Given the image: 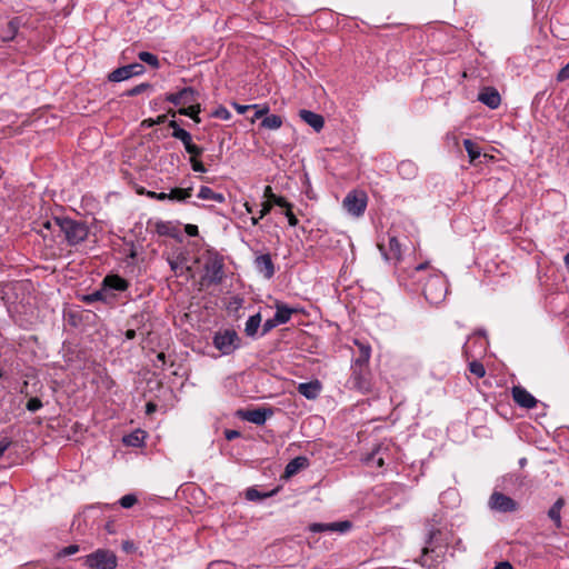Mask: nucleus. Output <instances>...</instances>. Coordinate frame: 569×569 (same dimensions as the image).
Here are the masks:
<instances>
[{"instance_id":"obj_1","label":"nucleus","mask_w":569,"mask_h":569,"mask_svg":"<svg viewBox=\"0 0 569 569\" xmlns=\"http://www.w3.org/2000/svg\"><path fill=\"white\" fill-rule=\"evenodd\" d=\"M203 280L208 284H220L224 279V258L218 251L208 249L204 256Z\"/></svg>"},{"instance_id":"obj_2","label":"nucleus","mask_w":569,"mask_h":569,"mask_svg":"<svg viewBox=\"0 0 569 569\" xmlns=\"http://www.w3.org/2000/svg\"><path fill=\"white\" fill-rule=\"evenodd\" d=\"M422 293L431 305L442 302L448 293V283L445 276L433 271L423 283Z\"/></svg>"},{"instance_id":"obj_3","label":"nucleus","mask_w":569,"mask_h":569,"mask_svg":"<svg viewBox=\"0 0 569 569\" xmlns=\"http://www.w3.org/2000/svg\"><path fill=\"white\" fill-rule=\"evenodd\" d=\"M56 224H58V231L64 234L69 246H77L88 238L89 228L83 221L62 217V220L57 221Z\"/></svg>"},{"instance_id":"obj_4","label":"nucleus","mask_w":569,"mask_h":569,"mask_svg":"<svg viewBox=\"0 0 569 569\" xmlns=\"http://www.w3.org/2000/svg\"><path fill=\"white\" fill-rule=\"evenodd\" d=\"M83 566L89 569H116L118 566L117 555L109 549H97L82 558Z\"/></svg>"},{"instance_id":"obj_5","label":"nucleus","mask_w":569,"mask_h":569,"mask_svg":"<svg viewBox=\"0 0 569 569\" xmlns=\"http://www.w3.org/2000/svg\"><path fill=\"white\" fill-rule=\"evenodd\" d=\"M240 338L234 330H223L216 332L213 337V346L222 355H231L240 347Z\"/></svg>"},{"instance_id":"obj_6","label":"nucleus","mask_w":569,"mask_h":569,"mask_svg":"<svg viewBox=\"0 0 569 569\" xmlns=\"http://www.w3.org/2000/svg\"><path fill=\"white\" fill-rule=\"evenodd\" d=\"M368 197L366 192L361 190H351L347 193L342 201L343 209L355 216L360 217L363 214L367 208Z\"/></svg>"},{"instance_id":"obj_7","label":"nucleus","mask_w":569,"mask_h":569,"mask_svg":"<svg viewBox=\"0 0 569 569\" xmlns=\"http://www.w3.org/2000/svg\"><path fill=\"white\" fill-rule=\"evenodd\" d=\"M488 505L491 510L502 513L513 512L519 508V505L516 500L499 491H493L491 493Z\"/></svg>"},{"instance_id":"obj_8","label":"nucleus","mask_w":569,"mask_h":569,"mask_svg":"<svg viewBox=\"0 0 569 569\" xmlns=\"http://www.w3.org/2000/svg\"><path fill=\"white\" fill-rule=\"evenodd\" d=\"M146 72L142 63L133 62L123 67H119L108 74V80L111 82H121L132 77L141 76Z\"/></svg>"},{"instance_id":"obj_9","label":"nucleus","mask_w":569,"mask_h":569,"mask_svg":"<svg viewBox=\"0 0 569 569\" xmlns=\"http://www.w3.org/2000/svg\"><path fill=\"white\" fill-rule=\"evenodd\" d=\"M238 416L248 422L262 426L266 423L268 418L273 416V410L271 408L260 407L248 410H239Z\"/></svg>"},{"instance_id":"obj_10","label":"nucleus","mask_w":569,"mask_h":569,"mask_svg":"<svg viewBox=\"0 0 569 569\" xmlns=\"http://www.w3.org/2000/svg\"><path fill=\"white\" fill-rule=\"evenodd\" d=\"M351 528H352V522L349 520L330 522V523L313 522V523L309 525V530L311 532L332 531V532L346 533Z\"/></svg>"},{"instance_id":"obj_11","label":"nucleus","mask_w":569,"mask_h":569,"mask_svg":"<svg viewBox=\"0 0 569 569\" xmlns=\"http://www.w3.org/2000/svg\"><path fill=\"white\" fill-rule=\"evenodd\" d=\"M351 381L353 387L360 391H368L370 389L368 367L351 366Z\"/></svg>"},{"instance_id":"obj_12","label":"nucleus","mask_w":569,"mask_h":569,"mask_svg":"<svg viewBox=\"0 0 569 569\" xmlns=\"http://www.w3.org/2000/svg\"><path fill=\"white\" fill-rule=\"evenodd\" d=\"M513 401L526 409H532L537 405V399L523 387L515 386L511 390Z\"/></svg>"},{"instance_id":"obj_13","label":"nucleus","mask_w":569,"mask_h":569,"mask_svg":"<svg viewBox=\"0 0 569 569\" xmlns=\"http://www.w3.org/2000/svg\"><path fill=\"white\" fill-rule=\"evenodd\" d=\"M378 247H379L380 251L382 252L386 260L395 261V262H398L401 260V257H402L401 244L396 236H392V234L389 236L388 249H386L383 244H379Z\"/></svg>"},{"instance_id":"obj_14","label":"nucleus","mask_w":569,"mask_h":569,"mask_svg":"<svg viewBox=\"0 0 569 569\" xmlns=\"http://www.w3.org/2000/svg\"><path fill=\"white\" fill-rule=\"evenodd\" d=\"M116 295L110 292L108 288H104L103 282L101 283V288L96 290L92 293L86 295L82 297V301L86 303H92L96 301H101L109 306H113L116 303Z\"/></svg>"},{"instance_id":"obj_15","label":"nucleus","mask_w":569,"mask_h":569,"mask_svg":"<svg viewBox=\"0 0 569 569\" xmlns=\"http://www.w3.org/2000/svg\"><path fill=\"white\" fill-rule=\"evenodd\" d=\"M254 267L266 279H271L276 272L270 253L258 256L254 259Z\"/></svg>"},{"instance_id":"obj_16","label":"nucleus","mask_w":569,"mask_h":569,"mask_svg":"<svg viewBox=\"0 0 569 569\" xmlns=\"http://www.w3.org/2000/svg\"><path fill=\"white\" fill-rule=\"evenodd\" d=\"M478 100L490 109H497L501 103L500 94L493 87H485L479 92Z\"/></svg>"},{"instance_id":"obj_17","label":"nucleus","mask_w":569,"mask_h":569,"mask_svg":"<svg viewBox=\"0 0 569 569\" xmlns=\"http://www.w3.org/2000/svg\"><path fill=\"white\" fill-rule=\"evenodd\" d=\"M186 151L190 154L189 162L194 172L204 173L208 171L207 167L202 161L199 160V157L203 153V148L194 144L193 142L186 149Z\"/></svg>"},{"instance_id":"obj_18","label":"nucleus","mask_w":569,"mask_h":569,"mask_svg":"<svg viewBox=\"0 0 569 569\" xmlns=\"http://www.w3.org/2000/svg\"><path fill=\"white\" fill-rule=\"evenodd\" d=\"M297 389L298 392L308 400H315L322 390V383L318 379H315L309 382L299 383Z\"/></svg>"},{"instance_id":"obj_19","label":"nucleus","mask_w":569,"mask_h":569,"mask_svg":"<svg viewBox=\"0 0 569 569\" xmlns=\"http://www.w3.org/2000/svg\"><path fill=\"white\" fill-rule=\"evenodd\" d=\"M299 117L317 132L321 131L325 127L323 117L313 111L302 109L299 111Z\"/></svg>"},{"instance_id":"obj_20","label":"nucleus","mask_w":569,"mask_h":569,"mask_svg":"<svg viewBox=\"0 0 569 569\" xmlns=\"http://www.w3.org/2000/svg\"><path fill=\"white\" fill-rule=\"evenodd\" d=\"M102 282L110 292L111 290L126 291L129 288V282L118 274H108Z\"/></svg>"},{"instance_id":"obj_21","label":"nucleus","mask_w":569,"mask_h":569,"mask_svg":"<svg viewBox=\"0 0 569 569\" xmlns=\"http://www.w3.org/2000/svg\"><path fill=\"white\" fill-rule=\"evenodd\" d=\"M309 465L308 458L303 456H299L293 458L288 462V465L284 468V478H291L296 473H298L300 470L307 468Z\"/></svg>"},{"instance_id":"obj_22","label":"nucleus","mask_w":569,"mask_h":569,"mask_svg":"<svg viewBox=\"0 0 569 569\" xmlns=\"http://www.w3.org/2000/svg\"><path fill=\"white\" fill-rule=\"evenodd\" d=\"M296 312H297V309L290 308L287 305L282 303L280 301H277L276 302V313L273 316L274 321L278 322L279 325H284L290 320L291 316Z\"/></svg>"},{"instance_id":"obj_23","label":"nucleus","mask_w":569,"mask_h":569,"mask_svg":"<svg viewBox=\"0 0 569 569\" xmlns=\"http://www.w3.org/2000/svg\"><path fill=\"white\" fill-rule=\"evenodd\" d=\"M398 173L402 179L406 180H412L418 174V167L417 164L411 160H402L398 164Z\"/></svg>"},{"instance_id":"obj_24","label":"nucleus","mask_w":569,"mask_h":569,"mask_svg":"<svg viewBox=\"0 0 569 569\" xmlns=\"http://www.w3.org/2000/svg\"><path fill=\"white\" fill-rule=\"evenodd\" d=\"M144 440H146V432L140 429H137L133 432L124 436L122 439V441L126 446L136 447V448L142 447L144 445Z\"/></svg>"},{"instance_id":"obj_25","label":"nucleus","mask_w":569,"mask_h":569,"mask_svg":"<svg viewBox=\"0 0 569 569\" xmlns=\"http://www.w3.org/2000/svg\"><path fill=\"white\" fill-rule=\"evenodd\" d=\"M61 220L62 217H54L52 219H47L46 221L40 222L38 233H40L43 239H47L49 236L48 232L53 233L58 231V224H56V222Z\"/></svg>"},{"instance_id":"obj_26","label":"nucleus","mask_w":569,"mask_h":569,"mask_svg":"<svg viewBox=\"0 0 569 569\" xmlns=\"http://www.w3.org/2000/svg\"><path fill=\"white\" fill-rule=\"evenodd\" d=\"M167 196L168 200L186 202L192 196V188H173Z\"/></svg>"},{"instance_id":"obj_27","label":"nucleus","mask_w":569,"mask_h":569,"mask_svg":"<svg viewBox=\"0 0 569 569\" xmlns=\"http://www.w3.org/2000/svg\"><path fill=\"white\" fill-rule=\"evenodd\" d=\"M359 346V356L353 360L352 365H356L359 367H368L370 356H371V348L368 345L358 343Z\"/></svg>"},{"instance_id":"obj_28","label":"nucleus","mask_w":569,"mask_h":569,"mask_svg":"<svg viewBox=\"0 0 569 569\" xmlns=\"http://www.w3.org/2000/svg\"><path fill=\"white\" fill-rule=\"evenodd\" d=\"M181 107L192 104L198 101L199 92L192 87H184L180 90Z\"/></svg>"},{"instance_id":"obj_29","label":"nucleus","mask_w":569,"mask_h":569,"mask_svg":"<svg viewBox=\"0 0 569 569\" xmlns=\"http://www.w3.org/2000/svg\"><path fill=\"white\" fill-rule=\"evenodd\" d=\"M198 198L202 200H211L218 203L224 202V196L219 192H214L211 188L202 186L198 192Z\"/></svg>"},{"instance_id":"obj_30","label":"nucleus","mask_w":569,"mask_h":569,"mask_svg":"<svg viewBox=\"0 0 569 569\" xmlns=\"http://www.w3.org/2000/svg\"><path fill=\"white\" fill-rule=\"evenodd\" d=\"M463 147L468 153L470 163H475V161L481 156L480 147L473 142L471 139L463 140Z\"/></svg>"},{"instance_id":"obj_31","label":"nucleus","mask_w":569,"mask_h":569,"mask_svg":"<svg viewBox=\"0 0 569 569\" xmlns=\"http://www.w3.org/2000/svg\"><path fill=\"white\" fill-rule=\"evenodd\" d=\"M565 505V501L562 498H559L552 506L551 508L549 509L548 511V517L555 522L556 527L557 528H560L561 527V517H560V511H561V508L563 507Z\"/></svg>"},{"instance_id":"obj_32","label":"nucleus","mask_w":569,"mask_h":569,"mask_svg":"<svg viewBox=\"0 0 569 569\" xmlns=\"http://www.w3.org/2000/svg\"><path fill=\"white\" fill-rule=\"evenodd\" d=\"M261 325V315L258 312L251 317L246 322L244 332L248 337H254L259 327Z\"/></svg>"},{"instance_id":"obj_33","label":"nucleus","mask_w":569,"mask_h":569,"mask_svg":"<svg viewBox=\"0 0 569 569\" xmlns=\"http://www.w3.org/2000/svg\"><path fill=\"white\" fill-rule=\"evenodd\" d=\"M282 118L278 114H269L261 121V127L270 130L279 129L282 126Z\"/></svg>"},{"instance_id":"obj_34","label":"nucleus","mask_w":569,"mask_h":569,"mask_svg":"<svg viewBox=\"0 0 569 569\" xmlns=\"http://www.w3.org/2000/svg\"><path fill=\"white\" fill-rule=\"evenodd\" d=\"M139 60L142 62L149 64L153 69H158L160 67L159 59L156 54L148 52V51H141L138 53Z\"/></svg>"},{"instance_id":"obj_35","label":"nucleus","mask_w":569,"mask_h":569,"mask_svg":"<svg viewBox=\"0 0 569 569\" xmlns=\"http://www.w3.org/2000/svg\"><path fill=\"white\" fill-rule=\"evenodd\" d=\"M272 495H273V491L261 493L254 487H250L246 490V498L249 501H258V500L271 497Z\"/></svg>"},{"instance_id":"obj_36","label":"nucleus","mask_w":569,"mask_h":569,"mask_svg":"<svg viewBox=\"0 0 569 569\" xmlns=\"http://www.w3.org/2000/svg\"><path fill=\"white\" fill-rule=\"evenodd\" d=\"M201 112V104L197 101L192 104L181 107L178 110L179 114L187 116V117H194L196 114H199Z\"/></svg>"},{"instance_id":"obj_37","label":"nucleus","mask_w":569,"mask_h":569,"mask_svg":"<svg viewBox=\"0 0 569 569\" xmlns=\"http://www.w3.org/2000/svg\"><path fill=\"white\" fill-rule=\"evenodd\" d=\"M151 88H152V86L149 82H143V83H140V84L124 91L122 93V97H134V96L143 93L144 91H147L148 89H151Z\"/></svg>"},{"instance_id":"obj_38","label":"nucleus","mask_w":569,"mask_h":569,"mask_svg":"<svg viewBox=\"0 0 569 569\" xmlns=\"http://www.w3.org/2000/svg\"><path fill=\"white\" fill-rule=\"evenodd\" d=\"M172 137L180 140L183 143L184 149H187L192 143L191 133L184 129L172 132Z\"/></svg>"},{"instance_id":"obj_39","label":"nucleus","mask_w":569,"mask_h":569,"mask_svg":"<svg viewBox=\"0 0 569 569\" xmlns=\"http://www.w3.org/2000/svg\"><path fill=\"white\" fill-rule=\"evenodd\" d=\"M469 371L477 378H483L486 376V368L478 360H473L469 363Z\"/></svg>"},{"instance_id":"obj_40","label":"nucleus","mask_w":569,"mask_h":569,"mask_svg":"<svg viewBox=\"0 0 569 569\" xmlns=\"http://www.w3.org/2000/svg\"><path fill=\"white\" fill-rule=\"evenodd\" d=\"M138 502V497L134 493H128L120 498L119 505L124 508L129 509L133 507Z\"/></svg>"},{"instance_id":"obj_41","label":"nucleus","mask_w":569,"mask_h":569,"mask_svg":"<svg viewBox=\"0 0 569 569\" xmlns=\"http://www.w3.org/2000/svg\"><path fill=\"white\" fill-rule=\"evenodd\" d=\"M211 117L222 120H229L231 118V113L226 107L220 106L211 113Z\"/></svg>"},{"instance_id":"obj_42","label":"nucleus","mask_w":569,"mask_h":569,"mask_svg":"<svg viewBox=\"0 0 569 569\" xmlns=\"http://www.w3.org/2000/svg\"><path fill=\"white\" fill-rule=\"evenodd\" d=\"M171 226L169 222H164V221H158L156 223V231L160 234V236H171Z\"/></svg>"},{"instance_id":"obj_43","label":"nucleus","mask_w":569,"mask_h":569,"mask_svg":"<svg viewBox=\"0 0 569 569\" xmlns=\"http://www.w3.org/2000/svg\"><path fill=\"white\" fill-rule=\"evenodd\" d=\"M26 408L27 410L34 412L42 408V401L37 397L30 398L26 405Z\"/></svg>"},{"instance_id":"obj_44","label":"nucleus","mask_w":569,"mask_h":569,"mask_svg":"<svg viewBox=\"0 0 569 569\" xmlns=\"http://www.w3.org/2000/svg\"><path fill=\"white\" fill-rule=\"evenodd\" d=\"M80 550V547L78 545H69L64 548H62L58 552V557H67L77 553Z\"/></svg>"},{"instance_id":"obj_45","label":"nucleus","mask_w":569,"mask_h":569,"mask_svg":"<svg viewBox=\"0 0 569 569\" xmlns=\"http://www.w3.org/2000/svg\"><path fill=\"white\" fill-rule=\"evenodd\" d=\"M292 203H289V207H286V211H284V216L287 217L288 219V223L291 226V227H296L298 224V219L297 217L295 216V213L292 212Z\"/></svg>"},{"instance_id":"obj_46","label":"nucleus","mask_w":569,"mask_h":569,"mask_svg":"<svg viewBox=\"0 0 569 569\" xmlns=\"http://www.w3.org/2000/svg\"><path fill=\"white\" fill-rule=\"evenodd\" d=\"M167 119V116L166 114H160L158 116L156 119H146L142 121V126H146L148 128L154 126V124H160V123H163Z\"/></svg>"},{"instance_id":"obj_47","label":"nucleus","mask_w":569,"mask_h":569,"mask_svg":"<svg viewBox=\"0 0 569 569\" xmlns=\"http://www.w3.org/2000/svg\"><path fill=\"white\" fill-rule=\"evenodd\" d=\"M270 202L272 203V206H279V207H282V208H286V207H289V201H287L286 198L281 197V196H277L276 193L274 194H271V198H270Z\"/></svg>"},{"instance_id":"obj_48","label":"nucleus","mask_w":569,"mask_h":569,"mask_svg":"<svg viewBox=\"0 0 569 569\" xmlns=\"http://www.w3.org/2000/svg\"><path fill=\"white\" fill-rule=\"evenodd\" d=\"M277 326H279V323L274 321V317L266 320L264 323L262 325L261 335L262 336L267 335L269 331H271Z\"/></svg>"},{"instance_id":"obj_49","label":"nucleus","mask_w":569,"mask_h":569,"mask_svg":"<svg viewBox=\"0 0 569 569\" xmlns=\"http://www.w3.org/2000/svg\"><path fill=\"white\" fill-rule=\"evenodd\" d=\"M569 79V62L566 63L557 73V81L562 82Z\"/></svg>"},{"instance_id":"obj_50","label":"nucleus","mask_w":569,"mask_h":569,"mask_svg":"<svg viewBox=\"0 0 569 569\" xmlns=\"http://www.w3.org/2000/svg\"><path fill=\"white\" fill-rule=\"evenodd\" d=\"M164 100L174 106H181L180 91L176 93H167Z\"/></svg>"},{"instance_id":"obj_51","label":"nucleus","mask_w":569,"mask_h":569,"mask_svg":"<svg viewBox=\"0 0 569 569\" xmlns=\"http://www.w3.org/2000/svg\"><path fill=\"white\" fill-rule=\"evenodd\" d=\"M252 108L256 109V113H254V118L252 119V121H254V119H259L263 116H268L267 113L269 112V107L268 106H258V104H253Z\"/></svg>"},{"instance_id":"obj_52","label":"nucleus","mask_w":569,"mask_h":569,"mask_svg":"<svg viewBox=\"0 0 569 569\" xmlns=\"http://www.w3.org/2000/svg\"><path fill=\"white\" fill-rule=\"evenodd\" d=\"M146 194L147 197L159 201L168 200V196L166 192L147 191Z\"/></svg>"},{"instance_id":"obj_53","label":"nucleus","mask_w":569,"mask_h":569,"mask_svg":"<svg viewBox=\"0 0 569 569\" xmlns=\"http://www.w3.org/2000/svg\"><path fill=\"white\" fill-rule=\"evenodd\" d=\"M241 436L240 431L233 429L224 430V438L229 441L234 440Z\"/></svg>"},{"instance_id":"obj_54","label":"nucleus","mask_w":569,"mask_h":569,"mask_svg":"<svg viewBox=\"0 0 569 569\" xmlns=\"http://www.w3.org/2000/svg\"><path fill=\"white\" fill-rule=\"evenodd\" d=\"M379 452V449L373 451L368 458H367V461H375L377 463L378 467H382L385 465V460L383 458L381 457H378L377 458V455Z\"/></svg>"},{"instance_id":"obj_55","label":"nucleus","mask_w":569,"mask_h":569,"mask_svg":"<svg viewBox=\"0 0 569 569\" xmlns=\"http://www.w3.org/2000/svg\"><path fill=\"white\" fill-rule=\"evenodd\" d=\"M184 231L189 237H197L199 233L198 227L196 224L190 223L184 226Z\"/></svg>"},{"instance_id":"obj_56","label":"nucleus","mask_w":569,"mask_h":569,"mask_svg":"<svg viewBox=\"0 0 569 569\" xmlns=\"http://www.w3.org/2000/svg\"><path fill=\"white\" fill-rule=\"evenodd\" d=\"M272 209V203L270 201H266L262 203V208L259 212V218H264L267 214L270 213Z\"/></svg>"},{"instance_id":"obj_57","label":"nucleus","mask_w":569,"mask_h":569,"mask_svg":"<svg viewBox=\"0 0 569 569\" xmlns=\"http://www.w3.org/2000/svg\"><path fill=\"white\" fill-rule=\"evenodd\" d=\"M233 107L234 109L237 110V112L239 114H243L246 113L249 109L252 108V106H243V104H238V103H233Z\"/></svg>"},{"instance_id":"obj_58","label":"nucleus","mask_w":569,"mask_h":569,"mask_svg":"<svg viewBox=\"0 0 569 569\" xmlns=\"http://www.w3.org/2000/svg\"><path fill=\"white\" fill-rule=\"evenodd\" d=\"M429 267L428 262H423L415 267L413 277H417L420 272L425 271Z\"/></svg>"},{"instance_id":"obj_59","label":"nucleus","mask_w":569,"mask_h":569,"mask_svg":"<svg viewBox=\"0 0 569 569\" xmlns=\"http://www.w3.org/2000/svg\"><path fill=\"white\" fill-rule=\"evenodd\" d=\"M169 264H170L171 270L174 271L176 276H179V274L182 273L181 271L178 272V270L180 269V266H179L178 261L169 260Z\"/></svg>"},{"instance_id":"obj_60","label":"nucleus","mask_w":569,"mask_h":569,"mask_svg":"<svg viewBox=\"0 0 569 569\" xmlns=\"http://www.w3.org/2000/svg\"><path fill=\"white\" fill-rule=\"evenodd\" d=\"M495 569H513V567L509 561H501L496 565Z\"/></svg>"},{"instance_id":"obj_61","label":"nucleus","mask_w":569,"mask_h":569,"mask_svg":"<svg viewBox=\"0 0 569 569\" xmlns=\"http://www.w3.org/2000/svg\"><path fill=\"white\" fill-rule=\"evenodd\" d=\"M271 194H274L272 188L270 186H266L263 190V197L267 198V201H270Z\"/></svg>"},{"instance_id":"obj_62","label":"nucleus","mask_w":569,"mask_h":569,"mask_svg":"<svg viewBox=\"0 0 569 569\" xmlns=\"http://www.w3.org/2000/svg\"><path fill=\"white\" fill-rule=\"evenodd\" d=\"M136 335H137V333H136V330H134V329H128V330L126 331V333H124V336H126V338H127L128 340H132V339H134V338H136Z\"/></svg>"},{"instance_id":"obj_63","label":"nucleus","mask_w":569,"mask_h":569,"mask_svg":"<svg viewBox=\"0 0 569 569\" xmlns=\"http://www.w3.org/2000/svg\"><path fill=\"white\" fill-rule=\"evenodd\" d=\"M147 413L154 412L157 410V405L153 402H148L146 406Z\"/></svg>"},{"instance_id":"obj_64","label":"nucleus","mask_w":569,"mask_h":569,"mask_svg":"<svg viewBox=\"0 0 569 569\" xmlns=\"http://www.w3.org/2000/svg\"><path fill=\"white\" fill-rule=\"evenodd\" d=\"M168 126L173 129L172 132H177L178 130H183L182 128L179 127V124L177 123L176 120L169 121Z\"/></svg>"}]
</instances>
